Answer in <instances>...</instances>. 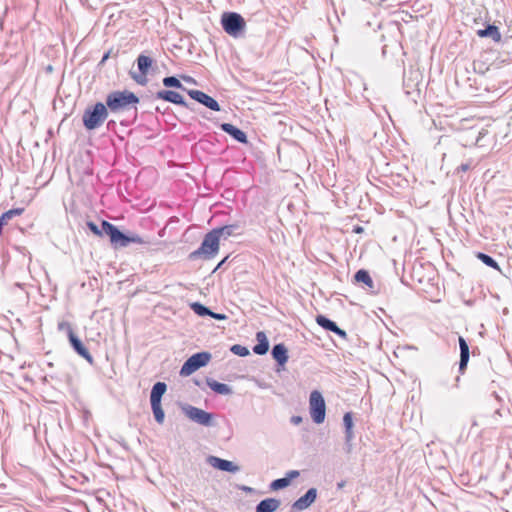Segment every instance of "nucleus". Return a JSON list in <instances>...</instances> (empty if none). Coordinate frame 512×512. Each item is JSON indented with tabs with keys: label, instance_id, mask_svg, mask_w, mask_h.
Listing matches in <instances>:
<instances>
[{
	"label": "nucleus",
	"instance_id": "f3484780",
	"mask_svg": "<svg viewBox=\"0 0 512 512\" xmlns=\"http://www.w3.org/2000/svg\"><path fill=\"white\" fill-rule=\"evenodd\" d=\"M317 498V489L310 488L306 493L292 504L293 511H303L310 507Z\"/></svg>",
	"mask_w": 512,
	"mask_h": 512
},
{
	"label": "nucleus",
	"instance_id": "0eeeda50",
	"mask_svg": "<svg viewBox=\"0 0 512 512\" xmlns=\"http://www.w3.org/2000/svg\"><path fill=\"white\" fill-rule=\"evenodd\" d=\"M309 412L314 423L321 424L326 416V403L318 390H313L309 396Z\"/></svg>",
	"mask_w": 512,
	"mask_h": 512
},
{
	"label": "nucleus",
	"instance_id": "f704fd0d",
	"mask_svg": "<svg viewBox=\"0 0 512 512\" xmlns=\"http://www.w3.org/2000/svg\"><path fill=\"white\" fill-rule=\"evenodd\" d=\"M300 472L298 470H290L285 474V478H288L289 484H291V481L297 477H299Z\"/></svg>",
	"mask_w": 512,
	"mask_h": 512
},
{
	"label": "nucleus",
	"instance_id": "79ce46f5",
	"mask_svg": "<svg viewBox=\"0 0 512 512\" xmlns=\"http://www.w3.org/2000/svg\"><path fill=\"white\" fill-rule=\"evenodd\" d=\"M109 55H110V53H109V52L105 53V54L103 55V57H102V59H101V62H100V63H104V62L109 58Z\"/></svg>",
	"mask_w": 512,
	"mask_h": 512
},
{
	"label": "nucleus",
	"instance_id": "39448f33",
	"mask_svg": "<svg viewBox=\"0 0 512 512\" xmlns=\"http://www.w3.org/2000/svg\"><path fill=\"white\" fill-rule=\"evenodd\" d=\"M167 391V385L165 382H156L150 392V403L151 409L158 424H163L165 419V413L161 406V400L163 395Z\"/></svg>",
	"mask_w": 512,
	"mask_h": 512
},
{
	"label": "nucleus",
	"instance_id": "2f4dec72",
	"mask_svg": "<svg viewBox=\"0 0 512 512\" xmlns=\"http://www.w3.org/2000/svg\"><path fill=\"white\" fill-rule=\"evenodd\" d=\"M87 227L88 229L93 233L95 234L96 236H103V234H105L104 230H103V226L101 225V229L98 227L97 224H95L94 222L92 221H88L87 222Z\"/></svg>",
	"mask_w": 512,
	"mask_h": 512
},
{
	"label": "nucleus",
	"instance_id": "37998d69",
	"mask_svg": "<svg viewBox=\"0 0 512 512\" xmlns=\"http://www.w3.org/2000/svg\"><path fill=\"white\" fill-rule=\"evenodd\" d=\"M242 490L247 491V492H252L253 491V489L251 487H248V486H243Z\"/></svg>",
	"mask_w": 512,
	"mask_h": 512
},
{
	"label": "nucleus",
	"instance_id": "7c9ffc66",
	"mask_svg": "<svg viewBox=\"0 0 512 512\" xmlns=\"http://www.w3.org/2000/svg\"><path fill=\"white\" fill-rule=\"evenodd\" d=\"M230 351L240 357H246L250 354V351L247 347L242 346L240 344H234L231 346Z\"/></svg>",
	"mask_w": 512,
	"mask_h": 512
},
{
	"label": "nucleus",
	"instance_id": "de8ad7c7",
	"mask_svg": "<svg viewBox=\"0 0 512 512\" xmlns=\"http://www.w3.org/2000/svg\"><path fill=\"white\" fill-rule=\"evenodd\" d=\"M353 218H357V219H359L360 221H362V220H361V217H360L358 214H355V213H354Z\"/></svg>",
	"mask_w": 512,
	"mask_h": 512
},
{
	"label": "nucleus",
	"instance_id": "412c9836",
	"mask_svg": "<svg viewBox=\"0 0 512 512\" xmlns=\"http://www.w3.org/2000/svg\"><path fill=\"white\" fill-rule=\"evenodd\" d=\"M281 505V501L276 498H266L261 500L255 508V512H275Z\"/></svg>",
	"mask_w": 512,
	"mask_h": 512
},
{
	"label": "nucleus",
	"instance_id": "2eb2a0df",
	"mask_svg": "<svg viewBox=\"0 0 512 512\" xmlns=\"http://www.w3.org/2000/svg\"><path fill=\"white\" fill-rule=\"evenodd\" d=\"M156 99L164 100L176 105H181L188 109H193L189 103L185 101L183 96L176 91L172 90H160L155 94Z\"/></svg>",
	"mask_w": 512,
	"mask_h": 512
},
{
	"label": "nucleus",
	"instance_id": "4c0bfd02",
	"mask_svg": "<svg viewBox=\"0 0 512 512\" xmlns=\"http://www.w3.org/2000/svg\"><path fill=\"white\" fill-rule=\"evenodd\" d=\"M211 318L213 319H216V320H226L227 319V316L225 314H222V313H216V312H213L212 311V315H209Z\"/></svg>",
	"mask_w": 512,
	"mask_h": 512
},
{
	"label": "nucleus",
	"instance_id": "4be33fe9",
	"mask_svg": "<svg viewBox=\"0 0 512 512\" xmlns=\"http://www.w3.org/2000/svg\"><path fill=\"white\" fill-rule=\"evenodd\" d=\"M477 35L480 38L490 37L493 41L499 42L501 40V33L499 28L494 24H487L485 28L479 29Z\"/></svg>",
	"mask_w": 512,
	"mask_h": 512
},
{
	"label": "nucleus",
	"instance_id": "f03ea898",
	"mask_svg": "<svg viewBox=\"0 0 512 512\" xmlns=\"http://www.w3.org/2000/svg\"><path fill=\"white\" fill-rule=\"evenodd\" d=\"M138 103V96L128 90L112 91L106 96V107L113 113L128 110L130 106H134L136 111Z\"/></svg>",
	"mask_w": 512,
	"mask_h": 512
},
{
	"label": "nucleus",
	"instance_id": "6ab92c4d",
	"mask_svg": "<svg viewBox=\"0 0 512 512\" xmlns=\"http://www.w3.org/2000/svg\"><path fill=\"white\" fill-rule=\"evenodd\" d=\"M218 237L228 239L231 236L240 235L242 233V225L239 222L214 228Z\"/></svg>",
	"mask_w": 512,
	"mask_h": 512
},
{
	"label": "nucleus",
	"instance_id": "c03bdc74",
	"mask_svg": "<svg viewBox=\"0 0 512 512\" xmlns=\"http://www.w3.org/2000/svg\"><path fill=\"white\" fill-rule=\"evenodd\" d=\"M361 82H362V85H363V90L364 91H368L367 84H366V82L362 78H361Z\"/></svg>",
	"mask_w": 512,
	"mask_h": 512
},
{
	"label": "nucleus",
	"instance_id": "a18cd8bd",
	"mask_svg": "<svg viewBox=\"0 0 512 512\" xmlns=\"http://www.w3.org/2000/svg\"><path fill=\"white\" fill-rule=\"evenodd\" d=\"M344 486H345V482L344 481H341V482L337 483V487L339 489L343 488Z\"/></svg>",
	"mask_w": 512,
	"mask_h": 512
},
{
	"label": "nucleus",
	"instance_id": "aec40b11",
	"mask_svg": "<svg viewBox=\"0 0 512 512\" xmlns=\"http://www.w3.org/2000/svg\"><path fill=\"white\" fill-rule=\"evenodd\" d=\"M271 355L279 366H284L288 361V350L283 343L275 344L272 347Z\"/></svg>",
	"mask_w": 512,
	"mask_h": 512
},
{
	"label": "nucleus",
	"instance_id": "a878e982",
	"mask_svg": "<svg viewBox=\"0 0 512 512\" xmlns=\"http://www.w3.org/2000/svg\"><path fill=\"white\" fill-rule=\"evenodd\" d=\"M316 323L327 331L334 332L335 329H338L337 324L324 315H317Z\"/></svg>",
	"mask_w": 512,
	"mask_h": 512
},
{
	"label": "nucleus",
	"instance_id": "8fccbe9b",
	"mask_svg": "<svg viewBox=\"0 0 512 512\" xmlns=\"http://www.w3.org/2000/svg\"><path fill=\"white\" fill-rule=\"evenodd\" d=\"M363 253H364V251H363V250H361L360 255H359V258H360V259L363 257Z\"/></svg>",
	"mask_w": 512,
	"mask_h": 512
},
{
	"label": "nucleus",
	"instance_id": "3c124183",
	"mask_svg": "<svg viewBox=\"0 0 512 512\" xmlns=\"http://www.w3.org/2000/svg\"><path fill=\"white\" fill-rule=\"evenodd\" d=\"M459 380H460V377H459V376H457V377H456V382H459Z\"/></svg>",
	"mask_w": 512,
	"mask_h": 512
},
{
	"label": "nucleus",
	"instance_id": "cd10ccee",
	"mask_svg": "<svg viewBox=\"0 0 512 512\" xmlns=\"http://www.w3.org/2000/svg\"><path fill=\"white\" fill-rule=\"evenodd\" d=\"M162 83L167 88L181 89V90L186 91V92L188 90V89H186L183 86V84L180 82V80L177 77H175V76L164 77L163 80H162Z\"/></svg>",
	"mask_w": 512,
	"mask_h": 512
},
{
	"label": "nucleus",
	"instance_id": "9b49d317",
	"mask_svg": "<svg viewBox=\"0 0 512 512\" xmlns=\"http://www.w3.org/2000/svg\"><path fill=\"white\" fill-rule=\"evenodd\" d=\"M137 67L139 70V74L131 72L130 75L132 79L139 85H146L148 82L147 74L149 69L152 67L153 59L147 55L140 54L137 59Z\"/></svg>",
	"mask_w": 512,
	"mask_h": 512
},
{
	"label": "nucleus",
	"instance_id": "49530a36",
	"mask_svg": "<svg viewBox=\"0 0 512 512\" xmlns=\"http://www.w3.org/2000/svg\"><path fill=\"white\" fill-rule=\"evenodd\" d=\"M183 79L187 82L193 81V79L190 76H184Z\"/></svg>",
	"mask_w": 512,
	"mask_h": 512
},
{
	"label": "nucleus",
	"instance_id": "ddd939ff",
	"mask_svg": "<svg viewBox=\"0 0 512 512\" xmlns=\"http://www.w3.org/2000/svg\"><path fill=\"white\" fill-rule=\"evenodd\" d=\"M68 340L75 353L84 358L89 364H94V359L89 350L75 333H69Z\"/></svg>",
	"mask_w": 512,
	"mask_h": 512
},
{
	"label": "nucleus",
	"instance_id": "5701e85b",
	"mask_svg": "<svg viewBox=\"0 0 512 512\" xmlns=\"http://www.w3.org/2000/svg\"><path fill=\"white\" fill-rule=\"evenodd\" d=\"M257 344L253 347V352L257 355H265L269 350V341L263 331L256 333Z\"/></svg>",
	"mask_w": 512,
	"mask_h": 512
},
{
	"label": "nucleus",
	"instance_id": "c756f323",
	"mask_svg": "<svg viewBox=\"0 0 512 512\" xmlns=\"http://www.w3.org/2000/svg\"><path fill=\"white\" fill-rule=\"evenodd\" d=\"M289 485L290 484H289L288 478L282 477V478H278V479L273 480L270 483V489L272 491H278V490H281V489H284V488L288 487Z\"/></svg>",
	"mask_w": 512,
	"mask_h": 512
},
{
	"label": "nucleus",
	"instance_id": "b1692460",
	"mask_svg": "<svg viewBox=\"0 0 512 512\" xmlns=\"http://www.w3.org/2000/svg\"><path fill=\"white\" fill-rule=\"evenodd\" d=\"M206 384L208 387L213 390L215 393L220 395H231L233 393L232 388L224 383H220L213 378H206Z\"/></svg>",
	"mask_w": 512,
	"mask_h": 512
},
{
	"label": "nucleus",
	"instance_id": "c9c22d12",
	"mask_svg": "<svg viewBox=\"0 0 512 512\" xmlns=\"http://www.w3.org/2000/svg\"><path fill=\"white\" fill-rule=\"evenodd\" d=\"M354 233H356V234L366 233L367 236L371 237L372 234H373V231L366 232V230H365V228L363 226L354 225Z\"/></svg>",
	"mask_w": 512,
	"mask_h": 512
},
{
	"label": "nucleus",
	"instance_id": "c85d7f7f",
	"mask_svg": "<svg viewBox=\"0 0 512 512\" xmlns=\"http://www.w3.org/2000/svg\"><path fill=\"white\" fill-rule=\"evenodd\" d=\"M190 308L195 314L201 317L212 315V310L200 302L191 303Z\"/></svg>",
	"mask_w": 512,
	"mask_h": 512
},
{
	"label": "nucleus",
	"instance_id": "bb28decb",
	"mask_svg": "<svg viewBox=\"0 0 512 512\" xmlns=\"http://www.w3.org/2000/svg\"><path fill=\"white\" fill-rule=\"evenodd\" d=\"M476 258L479 259L486 266L491 267L497 271H501L497 261L492 256L483 252H477Z\"/></svg>",
	"mask_w": 512,
	"mask_h": 512
},
{
	"label": "nucleus",
	"instance_id": "f257e3e1",
	"mask_svg": "<svg viewBox=\"0 0 512 512\" xmlns=\"http://www.w3.org/2000/svg\"><path fill=\"white\" fill-rule=\"evenodd\" d=\"M103 230L105 232V235H107L110 238L111 244L115 247H127L131 243H137V244H149L150 242L142 237H140L138 234L132 233L130 235H127L120 231L117 226L114 224L103 220L102 221Z\"/></svg>",
	"mask_w": 512,
	"mask_h": 512
},
{
	"label": "nucleus",
	"instance_id": "a19ab883",
	"mask_svg": "<svg viewBox=\"0 0 512 512\" xmlns=\"http://www.w3.org/2000/svg\"><path fill=\"white\" fill-rule=\"evenodd\" d=\"M229 258V255H227L222 261H220L218 263V265L216 266V268L213 270V272H215L216 270H218L219 268H221L225 263L226 261L228 260Z\"/></svg>",
	"mask_w": 512,
	"mask_h": 512
},
{
	"label": "nucleus",
	"instance_id": "dca6fc26",
	"mask_svg": "<svg viewBox=\"0 0 512 512\" xmlns=\"http://www.w3.org/2000/svg\"><path fill=\"white\" fill-rule=\"evenodd\" d=\"M207 463L211 465L213 468L218 469L220 471L237 473L240 470V467L233 462L219 458L217 456H208Z\"/></svg>",
	"mask_w": 512,
	"mask_h": 512
},
{
	"label": "nucleus",
	"instance_id": "1a4fd4ad",
	"mask_svg": "<svg viewBox=\"0 0 512 512\" xmlns=\"http://www.w3.org/2000/svg\"><path fill=\"white\" fill-rule=\"evenodd\" d=\"M183 413L193 422L211 427L214 426L213 418L214 415L210 412L204 411L198 407L186 404L182 407Z\"/></svg>",
	"mask_w": 512,
	"mask_h": 512
},
{
	"label": "nucleus",
	"instance_id": "6e6552de",
	"mask_svg": "<svg viewBox=\"0 0 512 512\" xmlns=\"http://www.w3.org/2000/svg\"><path fill=\"white\" fill-rule=\"evenodd\" d=\"M211 360V354L209 352H197L190 356L182 365L180 369V376L187 377L193 374L201 367L206 366Z\"/></svg>",
	"mask_w": 512,
	"mask_h": 512
},
{
	"label": "nucleus",
	"instance_id": "473e14b6",
	"mask_svg": "<svg viewBox=\"0 0 512 512\" xmlns=\"http://www.w3.org/2000/svg\"><path fill=\"white\" fill-rule=\"evenodd\" d=\"M58 330L60 331H66L67 332V336L69 337V333H74L73 331V328L71 326V324L69 322H60L58 324Z\"/></svg>",
	"mask_w": 512,
	"mask_h": 512
},
{
	"label": "nucleus",
	"instance_id": "58836bf2",
	"mask_svg": "<svg viewBox=\"0 0 512 512\" xmlns=\"http://www.w3.org/2000/svg\"><path fill=\"white\" fill-rule=\"evenodd\" d=\"M303 421L302 417L301 416H292L291 419H290V422L293 424V425H299L301 424Z\"/></svg>",
	"mask_w": 512,
	"mask_h": 512
},
{
	"label": "nucleus",
	"instance_id": "e433bc0d",
	"mask_svg": "<svg viewBox=\"0 0 512 512\" xmlns=\"http://www.w3.org/2000/svg\"><path fill=\"white\" fill-rule=\"evenodd\" d=\"M471 168V162H467V163H462L461 165H459L457 168H456V173H460V172H466L468 171L469 169Z\"/></svg>",
	"mask_w": 512,
	"mask_h": 512
},
{
	"label": "nucleus",
	"instance_id": "72a5a7b5",
	"mask_svg": "<svg viewBox=\"0 0 512 512\" xmlns=\"http://www.w3.org/2000/svg\"><path fill=\"white\" fill-rule=\"evenodd\" d=\"M474 71L480 74H485L490 70V67H486L483 69V63L480 61H474L473 62Z\"/></svg>",
	"mask_w": 512,
	"mask_h": 512
},
{
	"label": "nucleus",
	"instance_id": "9d476101",
	"mask_svg": "<svg viewBox=\"0 0 512 512\" xmlns=\"http://www.w3.org/2000/svg\"><path fill=\"white\" fill-rule=\"evenodd\" d=\"M354 284L363 288L370 295H376L379 292V285L366 269H359L354 273Z\"/></svg>",
	"mask_w": 512,
	"mask_h": 512
},
{
	"label": "nucleus",
	"instance_id": "393cba45",
	"mask_svg": "<svg viewBox=\"0 0 512 512\" xmlns=\"http://www.w3.org/2000/svg\"><path fill=\"white\" fill-rule=\"evenodd\" d=\"M343 420H344V425H345V429H346V449L348 452H350V450H351L350 440L352 437V412L351 411L346 412L344 414Z\"/></svg>",
	"mask_w": 512,
	"mask_h": 512
},
{
	"label": "nucleus",
	"instance_id": "423d86ee",
	"mask_svg": "<svg viewBox=\"0 0 512 512\" xmlns=\"http://www.w3.org/2000/svg\"><path fill=\"white\" fill-rule=\"evenodd\" d=\"M221 25L223 30L233 37L241 35L246 27L244 18L236 12H224L221 16Z\"/></svg>",
	"mask_w": 512,
	"mask_h": 512
},
{
	"label": "nucleus",
	"instance_id": "a211bd4d",
	"mask_svg": "<svg viewBox=\"0 0 512 512\" xmlns=\"http://www.w3.org/2000/svg\"><path fill=\"white\" fill-rule=\"evenodd\" d=\"M220 128L222 131L230 135L234 140H236L239 143L247 144L248 138L244 131L239 129L238 127L234 126L231 123H222L220 125Z\"/></svg>",
	"mask_w": 512,
	"mask_h": 512
},
{
	"label": "nucleus",
	"instance_id": "ea45409f",
	"mask_svg": "<svg viewBox=\"0 0 512 512\" xmlns=\"http://www.w3.org/2000/svg\"><path fill=\"white\" fill-rule=\"evenodd\" d=\"M334 333L339 335L340 337H343V338L347 337V333L343 329H341L339 327H338V329L334 330Z\"/></svg>",
	"mask_w": 512,
	"mask_h": 512
},
{
	"label": "nucleus",
	"instance_id": "09e8293b",
	"mask_svg": "<svg viewBox=\"0 0 512 512\" xmlns=\"http://www.w3.org/2000/svg\"><path fill=\"white\" fill-rule=\"evenodd\" d=\"M363 97H364V99H365L366 101H369V96H367V95L363 94Z\"/></svg>",
	"mask_w": 512,
	"mask_h": 512
},
{
	"label": "nucleus",
	"instance_id": "20e7f679",
	"mask_svg": "<svg viewBox=\"0 0 512 512\" xmlns=\"http://www.w3.org/2000/svg\"><path fill=\"white\" fill-rule=\"evenodd\" d=\"M108 108L102 102L88 106L83 113L82 121L87 130L99 128L108 118Z\"/></svg>",
	"mask_w": 512,
	"mask_h": 512
},
{
	"label": "nucleus",
	"instance_id": "f8f14e48",
	"mask_svg": "<svg viewBox=\"0 0 512 512\" xmlns=\"http://www.w3.org/2000/svg\"><path fill=\"white\" fill-rule=\"evenodd\" d=\"M187 94L193 100L204 105L205 107L209 108L210 110H213V111L221 110L219 103L213 97L209 96L208 94L204 93L203 91L190 89V90H187Z\"/></svg>",
	"mask_w": 512,
	"mask_h": 512
},
{
	"label": "nucleus",
	"instance_id": "7ed1b4c3",
	"mask_svg": "<svg viewBox=\"0 0 512 512\" xmlns=\"http://www.w3.org/2000/svg\"><path fill=\"white\" fill-rule=\"evenodd\" d=\"M219 248L220 238L212 229L204 236L200 247L188 255V259L192 261L200 258L204 260L213 259L218 254Z\"/></svg>",
	"mask_w": 512,
	"mask_h": 512
},
{
	"label": "nucleus",
	"instance_id": "4468645a",
	"mask_svg": "<svg viewBox=\"0 0 512 512\" xmlns=\"http://www.w3.org/2000/svg\"><path fill=\"white\" fill-rule=\"evenodd\" d=\"M459 350H460V359H459V374L463 375L466 372L469 359H470V348L466 339L462 336L458 337ZM472 354L475 355V350L472 351Z\"/></svg>",
	"mask_w": 512,
	"mask_h": 512
}]
</instances>
